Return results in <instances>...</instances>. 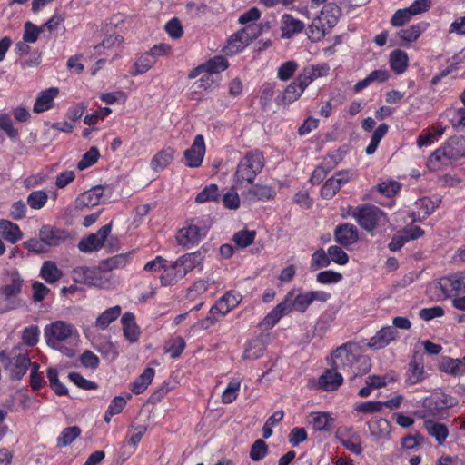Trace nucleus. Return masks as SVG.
Listing matches in <instances>:
<instances>
[{"label":"nucleus","mask_w":465,"mask_h":465,"mask_svg":"<svg viewBox=\"0 0 465 465\" xmlns=\"http://www.w3.org/2000/svg\"><path fill=\"white\" fill-rule=\"evenodd\" d=\"M282 302L286 303L289 313L292 310L303 313L312 304V301L308 292L294 295V290L288 292Z\"/></svg>","instance_id":"nucleus-14"},{"label":"nucleus","mask_w":465,"mask_h":465,"mask_svg":"<svg viewBox=\"0 0 465 465\" xmlns=\"http://www.w3.org/2000/svg\"><path fill=\"white\" fill-rule=\"evenodd\" d=\"M325 35L324 25L321 19H314L309 26V38L312 41L321 40Z\"/></svg>","instance_id":"nucleus-63"},{"label":"nucleus","mask_w":465,"mask_h":465,"mask_svg":"<svg viewBox=\"0 0 465 465\" xmlns=\"http://www.w3.org/2000/svg\"><path fill=\"white\" fill-rule=\"evenodd\" d=\"M400 189H401V183L396 181H393V180L382 182L377 185V190L381 194H383L387 197L394 196L395 194L398 193Z\"/></svg>","instance_id":"nucleus-58"},{"label":"nucleus","mask_w":465,"mask_h":465,"mask_svg":"<svg viewBox=\"0 0 465 465\" xmlns=\"http://www.w3.org/2000/svg\"><path fill=\"white\" fill-rule=\"evenodd\" d=\"M274 188L268 185L256 184L246 192V196L251 201H268L275 197Z\"/></svg>","instance_id":"nucleus-25"},{"label":"nucleus","mask_w":465,"mask_h":465,"mask_svg":"<svg viewBox=\"0 0 465 465\" xmlns=\"http://www.w3.org/2000/svg\"><path fill=\"white\" fill-rule=\"evenodd\" d=\"M69 380L74 382L77 387L83 390H94L97 388V384L94 381L84 379L78 372H70L68 375Z\"/></svg>","instance_id":"nucleus-61"},{"label":"nucleus","mask_w":465,"mask_h":465,"mask_svg":"<svg viewBox=\"0 0 465 465\" xmlns=\"http://www.w3.org/2000/svg\"><path fill=\"white\" fill-rule=\"evenodd\" d=\"M444 132L445 128L442 126H439L434 132L421 134L419 135L417 139V145L419 147L430 145L436 138L441 136L444 134Z\"/></svg>","instance_id":"nucleus-56"},{"label":"nucleus","mask_w":465,"mask_h":465,"mask_svg":"<svg viewBox=\"0 0 465 465\" xmlns=\"http://www.w3.org/2000/svg\"><path fill=\"white\" fill-rule=\"evenodd\" d=\"M331 263L329 254L325 252L323 249L317 250L312 255L311 260V269L312 271L320 268L327 267Z\"/></svg>","instance_id":"nucleus-46"},{"label":"nucleus","mask_w":465,"mask_h":465,"mask_svg":"<svg viewBox=\"0 0 465 465\" xmlns=\"http://www.w3.org/2000/svg\"><path fill=\"white\" fill-rule=\"evenodd\" d=\"M262 31V27L261 25L252 23L247 25L241 30V35L245 37V39H243L245 43L250 44L253 39L257 38L261 35Z\"/></svg>","instance_id":"nucleus-59"},{"label":"nucleus","mask_w":465,"mask_h":465,"mask_svg":"<svg viewBox=\"0 0 465 465\" xmlns=\"http://www.w3.org/2000/svg\"><path fill=\"white\" fill-rule=\"evenodd\" d=\"M185 348L183 338L177 336L169 340L164 345V351L170 353L173 359L178 358Z\"/></svg>","instance_id":"nucleus-41"},{"label":"nucleus","mask_w":465,"mask_h":465,"mask_svg":"<svg viewBox=\"0 0 465 465\" xmlns=\"http://www.w3.org/2000/svg\"><path fill=\"white\" fill-rule=\"evenodd\" d=\"M424 427L428 433L434 437L440 445L443 444L449 435V430L444 424L432 420H425Z\"/></svg>","instance_id":"nucleus-31"},{"label":"nucleus","mask_w":465,"mask_h":465,"mask_svg":"<svg viewBox=\"0 0 465 465\" xmlns=\"http://www.w3.org/2000/svg\"><path fill=\"white\" fill-rule=\"evenodd\" d=\"M203 64L205 67V73L210 74H218L224 71L229 66L227 60L221 55L214 56Z\"/></svg>","instance_id":"nucleus-44"},{"label":"nucleus","mask_w":465,"mask_h":465,"mask_svg":"<svg viewBox=\"0 0 465 465\" xmlns=\"http://www.w3.org/2000/svg\"><path fill=\"white\" fill-rule=\"evenodd\" d=\"M412 16L413 15L408 7L399 9L393 14L390 22L392 26L400 27L407 24L411 19Z\"/></svg>","instance_id":"nucleus-55"},{"label":"nucleus","mask_w":465,"mask_h":465,"mask_svg":"<svg viewBox=\"0 0 465 465\" xmlns=\"http://www.w3.org/2000/svg\"><path fill=\"white\" fill-rule=\"evenodd\" d=\"M443 144L435 150L428 158L427 166L430 171L440 169L442 165H446L450 161L455 160V154L451 153Z\"/></svg>","instance_id":"nucleus-16"},{"label":"nucleus","mask_w":465,"mask_h":465,"mask_svg":"<svg viewBox=\"0 0 465 465\" xmlns=\"http://www.w3.org/2000/svg\"><path fill=\"white\" fill-rule=\"evenodd\" d=\"M444 144L453 155L455 154V160L465 155L464 136H452Z\"/></svg>","instance_id":"nucleus-40"},{"label":"nucleus","mask_w":465,"mask_h":465,"mask_svg":"<svg viewBox=\"0 0 465 465\" xmlns=\"http://www.w3.org/2000/svg\"><path fill=\"white\" fill-rule=\"evenodd\" d=\"M100 156L99 151L96 147H91L82 157L77 163L79 170H84L93 164H94Z\"/></svg>","instance_id":"nucleus-52"},{"label":"nucleus","mask_w":465,"mask_h":465,"mask_svg":"<svg viewBox=\"0 0 465 465\" xmlns=\"http://www.w3.org/2000/svg\"><path fill=\"white\" fill-rule=\"evenodd\" d=\"M130 254L131 253H122L110 257L102 261L99 265L101 266V269L106 272L114 269L123 268L127 263Z\"/></svg>","instance_id":"nucleus-37"},{"label":"nucleus","mask_w":465,"mask_h":465,"mask_svg":"<svg viewBox=\"0 0 465 465\" xmlns=\"http://www.w3.org/2000/svg\"><path fill=\"white\" fill-rule=\"evenodd\" d=\"M47 194L44 191H34L27 197V203L33 209H41L47 202Z\"/></svg>","instance_id":"nucleus-54"},{"label":"nucleus","mask_w":465,"mask_h":465,"mask_svg":"<svg viewBox=\"0 0 465 465\" xmlns=\"http://www.w3.org/2000/svg\"><path fill=\"white\" fill-rule=\"evenodd\" d=\"M265 346L261 339L250 341L243 352V358L249 360H256L263 355Z\"/></svg>","instance_id":"nucleus-38"},{"label":"nucleus","mask_w":465,"mask_h":465,"mask_svg":"<svg viewBox=\"0 0 465 465\" xmlns=\"http://www.w3.org/2000/svg\"><path fill=\"white\" fill-rule=\"evenodd\" d=\"M444 299L455 298L465 294V272L451 273L442 277L436 283Z\"/></svg>","instance_id":"nucleus-8"},{"label":"nucleus","mask_w":465,"mask_h":465,"mask_svg":"<svg viewBox=\"0 0 465 465\" xmlns=\"http://www.w3.org/2000/svg\"><path fill=\"white\" fill-rule=\"evenodd\" d=\"M40 276L47 283L53 284L62 278L63 272L54 262L45 261L41 267Z\"/></svg>","instance_id":"nucleus-28"},{"label":"nucleus","mask_w":465,"mask_h":465,"mask_svg":"<svg viewBox=\"0 0 465 465\" xmlns=\"http://www.w3.org/2000/svg\"><path fill=\"white\" fill-rule=\"evenodd\" d=\"M153 368H146L143 372L132 383L131 391L135 394L142 393L152 382L154 376Z\"/></svg>","instance_id":"nucleus-34"},{"label":"nucleus","mask_w":465,"mask_h":465,"mask_svg":"<svg viewBox=\"0 0 465 465\" xmlns=\"http://www.w3.org/2000/svg\"><path fill=\"white\" fill-rule=\"evenodd\" d=\"M174 150L166 147L159 151L151 160V168L154 172H160L165 169L173 160Z\"/></svg>","instance_id":"nucleus-23"},{"label":"nucleus","mask_w":465,"mask_h":465,"mask_svg":"<svg viewBox=\"0 0 465 465\" xmlns=\"http://www.w3.org/2000/svg\"><path fill=\"white\" fill-rule=\"evenodd\" d=\"M121 307L119 305H115L105 310L101 315L98 316L95 322V326L104 330L109 326L111 322L115 321L121 314Z\"/></svg>","instance_id":"nucleus-36"},{"label":"nucleus","mask_w":465,"mask_h":465,"mask_svg":"<svg viewBox=\"0 0 465 465\" xmlns=\"http://www.w3.org/2000/svg\"><path fill=\"white\" fill-rule=\"evenodd\" d=\"M351 215L358 224L367 232L373 231L376 226L383 225L388 222L385 213L379 207L364 204L353 209Z\"/></svg>","instance_id":"nucleus-3"},{"label":"nucleus","mask_w":465,"mask_h":465,"mask_svg":"<svg viewBox=\"0 0 465 465\" xmlns=\"http://www.w3.org/2000/svg\"><path fill=\"white\" fill-rule=\"evenodd\" d=\"M263 167L264 157L262 153L258 150L248 152L237 165L234 174L236 183L242 184L245 182L252 184L255 177L262 171Z\"/></svg>","instance_id":"nucleus-1"},{"label":"nucleus","mask_w":465,"mask_h":465,"mask_svg":"<svg viewBox=\"0 0 465 465\" xmlns=\"http://www.w3.org/2000/svg\"><path fill=\"white\" fill-rule=\"evenodd\" d=\"M297 67L298 64L294 61H287L283 63L278 70V77L282 81L289 80L297 70Z\"/></svg>","instance_id":"nucleus-64"},{"label":"nucleus","mask_w":465,"mask_h":465,"mask_svg":"<svg viewBox=\"0 0 465 465\" xmlns=\"http://www.w3.org/2000/svg\"><path fill=\"white\" fill-rule=\"evenodd\" d=\"M23 279L17 272H13L9 275L6 283L0 287V301L3 303L4 310L13 311L24 306L19 295L22 292Z\"/></svg>","instance_id":"nucleus-2"},{"label":"nucleus","mask_w":465,"mask_h":465,"mask_svg":"<svg viewBox=\"0 0 465 465\" xmlns=\"http://www.w3.org/2000/svg\"><path fill=\"white\" fill-rule=\"evenodd\" d=\"M204 155V138L202 134H198L191 147L183 152L184 164L189 168H197L202 165Z\"/></svg>","instance_id":"nucleus-11"},{"label":"nucleus","mask_w":465,"mask_h":465,"mask_svg":"<svg viewBox=\"0 0 465 465\" xmlns=\"http://www.w3.org/2000/svg\"><path fill=\"white\" fill-rule=\"evenodd\" d=\"M313 73L311 69L305 68L295 80L289 84L283 93V101L291 104L296 101L303 93L304 89L312 82Z\"/></svg>","instance_id":"nucleus-9"},{"label":"nucleus","mask_w":465,"mask_h":465,"mask_svg":"<svg viewBox=\"0 0 465 465\" xmlns=\"http://www.w3.org/2000/svg\"><path fill=\"white\" fill-rule=\"evenodd\" d=\"M310 423L315 430H331L334 425L335 420L328 412H312Z\"/></svg>","instance_id":"nucleus-26"},{"label":"nucleus","mask_w":465,"mask_h":465,"mask_svg":"<svg viewBox=\"0 0 465 465\" xmlns=\"http://www.w3.org/2000/svg\"><path fill=\"white\" fill-rule=\"evenodd\" d=\"M203 259V257L199 252L186 253L176 261V265L183 267L182 272L185 276L189 272L201 265Z\"/></svg>","instance_id":"nucleus-27"},{"label":"nucleus","mask_w":465,"mask_h":465,"mask_svg":"<svg viewBox=\"0 0 465 465\" xmlns=\"http://www.w3.org/2000/svg\"><path fill=\"white\" fill-rule=\"evenodd\" d=\"M98 204L99 203L97 194L94 193L91 189L82 193L76 198V206L78 208L91 207Z\"/></svg>","instance_id":"nucleus-48"},{"label":"nucleus","mask_w":465,"mask_h":465,"mask_svg":"<svg viewBox=\"0 0 465 465\" xmlns=\"http://www.w3.org/2000/svg\"><path fill=\"white\" fill-rule=\"evenodd\" d=\"M289 314L288 307L286 303L283 302L277 304L262 320V325H263L266 329L273 327L280 319Z\"/></svg>","instance_id":"nucleus-29"},{"label":"nucleus","mask_w":465,"mask_h":465,"mask_svg":"<svg viewBox=\"0 0 465 465\" xmlns=\"http://www.w3.org/2000/svg\"><path fill=\"white\" fill-rule=\"evenodd\" d=\"M335 241L342 246L355 243L359 239L358 229L351 223L339 225L334 231Z\"/></svg>","instance_id":"nucleus-15"},{"label":"nucleus","mask_w":465,"mask_h":465,"mask_svg":"<svg viewBox=\"0 0 465 465\" xmlns=\"http://www.w3.org/2000/svg\"><path fill=\"white\" fill-rule=\"evenodd\" d=\"M328 254L331 261L334 262L344 265L349 261L348 254L339 246H331L328 249Z\"/></svg>","instance_id":"nucleus-60"},{"label":"nucleus","mask_w":465,"mask_h":465,"mask_svg":"<svg viewBox=\"0 0 465 465\" xmlns=\"http://www.w3.org/2000/svg\"><path fill=\"white\" fill-rule=\"evenodd\" d=\"M304 28L302 21L294 18L289 14H284L282 17V37L291 38L293 35L301 33Z\"/></svg>","instance_id":"nucleus-19"},{"label":"nucleus","mask_w":465,"mask_h":465,"mask_svg":"<svg viewBox=\"0 0 465 465\" xmlns=\"http://www.w3.org/2000/svg\"><path fill=\"white\" fill-rule=\"evenodd\" d=\"M81 434V430L77 426L67 427L63 430L57 439L58 446L65 447L70 445Z\"/></svg>","instance_id":"nucleus-42"},{"label":"nucleus","mask_w":465,"mask_h":465,"mask_svg":"<svg viewBox=\"0 0 465 465\" xmlns=\"http://www.w3.org/2000/svg\"><path fill=\"white\" fill-rule=\"evenodd\" d=\"M42 31H43V27H37L33 23L26 22L25 24V32L23 35V40L25 42H28V43H35L37 40L39 34Z\"/></svg>","instance_id":"nucleus-62"},{"label":"nucleus","mask_w":465,"mask_h":465,"mask_svg":"<svg viewBox=\"0 0 465 465\" xmlns=\"http://www.w3.org/2000/svg\"><path fill=\"white\" fill-rule=\"evenodd\" d=\"M371 370L370 360L366 356H358L356 354V361L352 363L351 372H348L347 376L350 380H354L357 376L367 373Z\"/></svg>","instance_id":"nucleus-39"},{"label":"nucleus","mask_w":465,"mask_h":465,"mask_svg":"<svg viewBox=\"0 0 465 465\" xmlns=\"http://www.w3.org/2000/svg\"><path fill=\"white\" fill-rule=\"evenodd\" d=\"M240 380H232L222 395V401L226 404L232 403L237 398L238 391L240 390Z\"/></svg>","instance_id":"nucleus-49"},{"label":"nucleus","mask_w":465,"mask_h":465,"mask_svg":"<svg viewBox=\"0 0 465 465\" xmlns=\"http://www.w3.org/2000/svg\"><path fill=\"white\" fill-rule=\"evenodd\" d=\"M38 236H43V241L45 242L48 250L60 246L71 239V234L68 231L52 225L42 226Z\"/></svg>","instance_id":"nucleus-13"},{"label":"nucleus","mask_w":465,"mask_h":465,"mask_svg":"<svg viewBox=\"0 0 465 465\" xmlns=\"http://www.w3.org/2000/svg\"><path fill=\"white\" fill-rule=\"evenodd\" d=\"M0 360L13 380H20L26 373L31 364L26 354L15 353V351H12L11 356H8L5 351H2Z\"/></svg>","instance_id":"nucleus-6"},{"label":"nucleus","mask_w":465,"mask_h":465,"mask_svg":"<svg viewBox=\"0 0 465 465\" xmlns=\"http://www.w3.org/2000/svg\"><path fill=\"white\" fill-rule=\"evenodd\" d=\"M343 381V377L341 371H334L333 368L328 369L319 378V386L326 391H332L337 390Z\"/></svg>","instance_id":"nucleus-18"},{"label":"nucleus","mask_w":465,"mask_h":465,"mask_svg":"<svg viewBox=\"0 0 465 465\" xmlns=\"http://www.w3.org/2000/svg\"><path fill=\"white\" fill-rule=\"evenodd\" d=\"M354 349H356L354 344L346 343L332 352L331 367L334 371H341L342 376L351 372L352 363L356 361Z\"/></svg>","instance_id":"nucleus-7"},{"label":"nucleus","mask_w":465,"mask_h":465,"mask_svg":"<svg viewBox=\"0 0 465 465\" xmlns=\"http://www.w3.org/2000/svg\"><path fill=\"white\" fill-rule=\"evenodd\" d=\"M124 337L131 342H135L140 337L139 327L132 312H126L121 319Z\"/></svg>","instance_id":"nucleus-22"},{"label":"nucleus","mask_w":465,"mask_h":465,"mask_svg":"<svg viewBox=\"0 0 465 465\" xmlns=\"http://www.w3.org/2000/svg\"><path fill=\"white\" fill-rule=\"evenodd\" d=\"M156 63L154 58H151L147 53L141 55L133 64L130 74L136 76L148 72Z\"/></svg>","instance_id":"nucleus-35"},{"label":"nucleus","mask_w":465,"mask_h":465,"mask_svg":"<svg viewBox=\"0 0 465 465\" xmlns=\"http://www.w3.org/2000/svg\"><path fill=\"white\" fill-rule=\"evenodd\" d=\"M179 267L180 265H176V261L171 265H167V263H165L163 273L161 276V282L163 285H172L184 277L182 271H176Z\"/></svg>","instance_id":"nucleus-32"},{"label":"nucleus","mask_w":465,"mask_h":465,"mask_svg":"<svg viewBox=\"0 0 465 465\" xmlns=\"http://www.w3.org/2000/svg\"><path fill=\"white\" fill-rule=\"evenodd\" d=\"M427 25H428L426 23L411 25L406 29L398 31L397 35L404 42H415L420 37L421 33L426 29Z\"/></svg>","instance_id":"nucleus-30"},{"label":"nucleus","mask_w":465,"mask_h":465,"mask_svg":"<svg viewBox=\"0 0 465 465\" xmlns=\"http://www.w3.org/2000/svg\"><path fill=\"white\" fill-rule=\"evenodd\" d=\"M39 334L40 331L38 326L31 325L26 327L22 332L23 342L29 347H34L39 341Z\"/></svg>","instance_id":"nucleus-50"},{"label":"nucleus","mask_w":465,"mask_h":465,"mask_svg":"<svg viewBox=\"0 0 465 465\" xmlns=\"http://www.w3.org/2000/svg\"><path fill=\"white\" fill-rule=\"evenodd\" d=\"M58 88L51 87L42 91L34 104L35 113H42L50 109L53 105L54 99L58 95Z\"/></svg>","instance_id":"nucleus-20"},{"label":"nucleus","mask_w":465,"mask_h":465,"mask_svg":"<svg viewBox=\"0 0 465 465\" xmlns=\"http://www.w3.org/2000/svg\"><path fill=\"white\" fill-rule=\"evenodd\" d=\"M243 39H245V37L241 35V31L232 35L228 40V45L225 47V53L227 54H233L242 51L245 46L249 45V43H245Z\"/></svg>","instance_id":"nucleus-43"},{"label":"nucleus","mask_w":465,"mask_h":465,"mask_svg":"<svg viewBox=\"0 0 465 465\" xmlns=\"http://www.w3.org/2000/svg\"><path fill=\"white\" fill-rule=\"evenodd\" d=\"M395 378L392 373L386 374L384 376L372 375L367 377L365 382L372 389H379L385 386L387 383L394 381Z\"/></svg>","instance_id":"nucleus-57"},{"label":"nucleus","mask_w":465,"mask_h":465,"mask_svg":"<svg viewBox=\"0 0 465 465\" xmlns=\"http://www.w3.org/2000/svg\"><path fill=\"white\" fill-rule=\"evenodd\" d=\"M390 64L396 74H402L408 65L407 54L400 49L392 51L390 54Z\"/></svg>","instance_id":"nucleus-33"},{"label":"nucleus","mask_w":465,"mask_h":465,"mask_svg":"<svg viewBox=\"0 0 465 465\" xmlns=\"http://www.w3.org/2000/svg\"><path fill=\"white\" fill-rule=\"evenodd\" d=\"M268 454V446L261 439L256 440L251 447L250 458L253 461L262 460Z\"/></svg>","instance_id":"nucleus-51"},{"label":"nucleus","mask_w":465,"mask_h":465,"mask_svg":"<svg viewBox=\"0 0 465 465\" xmlns=\"http://www.w3.org/2000/svg\"><path fill=\"white\" fill-rule=\"evenodd\" d=\"M193 222L194 220H192V223L186 227L179 230L176 237L178 243L186 248L197 244L206 235L208 231V226L193 223Z\"/></svg>","instance_id":"nucleus-10"},{"label":"nucleus","mask_w":465,"mask_h":465,"mask_svg":"<svg viewBox=\"0 0 465 465\" xmlns=\"http://www.w3.org/2000/svg\"><path fill=\"white\" fill-rule=\"evenodd\" d=\"M398 336V331L392 326L381 328L368 342L369 347L381 349L386 347Z\"/></svg>","instance_id":"nucleus-17"},{"label":"nucleus","mask_w":465,"mask_h":465,"mask_svg":"<svg viewBox=\"0 0 465 465\" xmlns=\"http://www.w3.org/2000/svg\"><path fill=\"white\" fill-rule=\"evenodd\" d=\"M105 271L98 267H78L73 270V279L75 282L94 286L100 289H109L113 282L105 274Z\"/></svg>","instance_id":"nucleus-4"},{"label":"nucleus","mask_w":465,"mask_h":465,"mask_svg":"<svg viewBox=\"0 0 465 465\" xmlns=\"http://www.w3.org/2000/svg\"><path fill=\"white\" fill-rule=\"evenodd\" d=\"M111 229V223L105 224L100 228L96 233H92L82 239L78 243L79 250L83 252H91L99 250L108 238Z\"/></svg>","instance_id":"nucleus-12"},{"label":"nucleus","mask_w":465,"mask_h":465,"mask_svg":"<svg viewBox=\"0 0 465 465\" xmlns=\"http://www.w3.org/2000/svg\"><path fill=\"white\" fill-rule=\"evenodd\" d=\"M0 234L11 243L17 242L23 236L17 224L5 219L0 220Z\"/></svg>","instance_id":"nucleus-24"},{"label":"nucleus","mask_w":465,"mask_h":465,"mask_svg":"<svg viewBox=\"0 0 465 465\" xmlns=\"http://www.w3.org/2000/svg\"><path fill=\"white\" fill-rule=\"evenodd\" d=\"M255 236V231L242 230L233 235L232 240L239 247L245 248L253 242Z\"/></svg>","instance_id":"nucleus-47"},{"label":"nucleus","mask_w":465,"mask_h":465,"mask_svg":"<svg viewBox=\"0 0 465 465\" xmlns=\"http://www.w3.org/2000/svg\"><path fill=\"white\" fill-rule=\"evenodd\" d=\"M74 331L73 324L64 321H55L45 327L44 336L49 347L58 349L61 342L72 337Z\"/></svg>","instance_id":"nucleus-5"},{"label":"nucleus","mask_w":465,"mask_h":465,"mask_svg":"<svg viewBox=\"0 0 465 465\" xmlns=\"http://www.w3.org/2000/svg\"><path fill=\"white\" fill-rule=\"evenodd\" d=\"M219 197V189L215 183L205 186L195 198V202L199 203L209 201H215Z\"/></svg>","instance_id":"nucleus-45"},{"label":"nucleus","mask_w":465,"mask_h":465,"mask_svg":"<svg viewBox=\"0 0 465 465\" xmlns=\"http://www.w3.org/2000/svg\"><path fill=\"white\" fill-rule=\"evenodd\" d=\"M370 433L377 440L387 438L391 430V423L383 418H373L368 422Z\"/></svg>","instance_id":"nucleus-21"},{"label":"nucleus","mask_w":465,"mask_h":465,"mask_svg":"<svg viewBox=\"0 0 465 465\" xmlns=\"http://www.w3.org/2000/svg\"><path fill=\"white\" fill-rule=\"evenodd\" d=\"M23 244L26 250L35 253H44L49 251L45 242L43 241V236L31 238L25 241Z\"/></svg>","instance_id":"nucleus-53"}]
</instances>
